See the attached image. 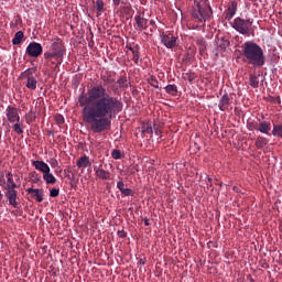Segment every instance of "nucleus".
Instances as JSON below:
<instances>
[{
    "instance_id": "f257e3e1",
    "label": "nucleus",
    "mask_w": 282,
    "mask_h": 282,
    "mask_svg": "<svg viewBox=\"0 0 282 282\" xmlns=\"http://www.w3.org/2000/svg\"><path fill=\"white\" fill-rule=\"evenodd\" d=\"M79 107H83L84 120L90 124L93 133H102L111 129V121L123 109L122 99L109 95L102 84L90 87L78 97Z\"/></svg>"
},
{
    "instance_id": "f03ea898",
    "label": "nucleus",
    "mask_w": 282,
    "mask_h": 282,
    "mask_svg": "<svg viewBox=\"0 0 282 282\" xmlns=\"http://www.w3.org/2000/svg\"><path fill=\"white\" fill-rule=\"evenodd\" d=\"M241 58L243 63L252 65L256 69L257 67H263V65H265V53H263V48L254 42H246L242 44Z\"/></svg>"
},
{
    "instance_id": "7ed1b4c3",
    "label": "nucleus",
    "mask_w": 282,
    "mask_h": 282,
    "mask_svg": "<svg viewBox=\"0 0 282 282\" xmlns=\"http://www.w3.org/2000/svg\"><path fill=\"white\" fill-rule=\"evenodd\" d=\"M65 44L58 37H55L51 44V52L44 53V58L52 65H55L54 70L58 69V65L63 63L65 57Z\"/></svg>"
},
{
    "instance_id": "20e7f679",
    "label": "nucleus",
    "mask_w": 282,
    "mask_h": 282,
    "mask_svg": "<svg viewBox=\"0 0 282 282\" xmlns=\"http://www.w3.org/2000/svg\"><path fill=\"white\" fill-rule=\"evenodd\" d=\"M192 17L197 23H206L213 17V8L208 1H200L192 11Z\"/></svg>"
},
{
    "instance_id": "39448f33",
    "label": "nucleus",
    "mask_w": 282,
    "mask_h": 282,
    "mask_svg": "<svg viewBox=\"0 0 282 282\" xmlns=\"http://www.w3.org/2000/svg\"><path fill=\"white\" fill-rule=\"evenodd\" d=\"M252 23H254L253 19H242L238 17L234 20L231 28L238 32V34H242V36H249L250 30L252 28Z\"/></svg>"
},
{
    "instance_id": "423d86ee",
    "label": "nucleus",
    "mask_w": 282,
    "mask_h": 282,
    "mask_svg": "<svg viewBox=\"0 0 282 282\" xmlns=\"http://www.w3.org/2000/svg\"><path fill=\"white\" fill-rule=\"evenodd\" d=\"M161 43L167 47V50H173V47H177V36L172 33H162L161 34Z\"/></svg>"
},
{
    "instance_id": "0eeeda50",
    "label": "nucleus",
    "mask_w": 282,
    "mask_h": 282,
    "mask_svg": "<svg viewBox=\"0 0 282 282\" xmlns=\"http://www.w3.org/2000/svg\"><path fill=\"white\" fill-rule=\"evenodd\" d=\"M26 54L32 58H39L43 54V46L41 43L31 42L26 47Z\"/></svg>"
},
{
    "instance_id": "6e6552de",
    "label": "nucleus",
    "mask_w": 282,
    "mask_h": 282,
    "mask_svg": "<svg viewBox=\"0 0 282 282\" xmlns=\"http://www.w3.org/2000/svg\"><path fill=\"white\" fill-rule=\"evenodd\" d=\"M6 117L11 124L21 122V116H19V109L17 107L8 106L6 109Z\"/></svg>"
},
{
    "instance_id": "1a4fd4ad",
    "label": "nucleus",
    "mask_w": 282,
    "mask_h": 282,
    "mask_svg": "<svg viewBox=\"0 0 282 282\" xmlns=\"http://www.w3.org/2000/svg\"><path fill=\"white\" fill-rule=\"evenodd\" d=\"M238 8L239 4L237 3V0H232L229 2L227 9L225 10L226 21H232V18L235 17V14H237Z\"/></svg>"
},
{
    "instance_id": "9d476101",
    "label": "nucleus",
    "mask_w": 282,
    "mask_h": 282,
    "mask_svg": "<svg viewBox=\"0 0 282 282\" xmlns=\"http://www.w3.org/2000/svg\"><path fill=\"white\" fill-rule=\"evenodd\" d=\"M134 22L137 25V30L139 32H144L147 28H149V20L144 18V12L139 13L138 15L134 17Z\"/></svg>"
},
{
    "instance_id": "9b49d317",
    "label": "nucleus",
    "mask_w": 282,
    "mask_h": 282,
    "mask_svg": "<svg viewBox=\"0 0 282 282\" xmlns=\"http://www.w3.org/2000/svg\"><path fill=\"white\" fill-rule=\"evenodd\" d=\"M4 196L7 197L9 202V206H13V208H19V193H17V189H6Z\"/></svg>"
},
{
    "instance_id": "f8f14e48",
    "label": "nucleus",
    "mask_w": 282,
    "mask_h": 282,
    "mask_svg": "<svg viewBox=\"0 0 282 282\" xmlns=\"http://www.w3.org/2000/svg\"><path fill=\"white\" fill-rule=\"evenodd\" d=\"M95 175L98 177V180L101 181H109L111 180V172L104 170L102 164L99 166H94Z\"/></svg>"
},
{
    "instance_id": "ddd939ff",
    "label": "nucleus",
    "mask_w": 282,
    "mask_h": 282,
    "mask_svg": "<svg viewBox=\"0 0 282 282\" xmlns=\"http://www.w3.org/2000/svg\"><path fill=\"white\" fill-rule=\"evenodd\" d=\"M230 105H232V100L230 99V96L228 94H224L218 101L219 110L228 111L230 109Z\"/></svg>"
},
{
    "instance_id": "4468645a",
    "label": "nucleus",
    "mask_w": 282,
    "mask_h": 282,
    "mask_svg": "<svg viewBox=\"0 0 282 282\" xmlns=\"http://www.w3.org/2000/svg\"><path fill=\"white\" fill-rule=\"evenodd\" d=\"M26 193L29 195H31V197L35 198L36 202H39V203L43 202V197H44L43 188H32V187H29L26 189Z\"/></svg>"
},
{
    "instance_id": "2eb2a0df",
    "label": "nucleus",
    "mask_w": 282,
    "mask_h": 282,
    "mask_svg": "<svg viewBox=\"0 0 282 282\" xmlns=\"http://www.w3.org/2000/svg\"><path fill=\"white\" fill-rule=\"evenodd\" d=\"M6 177H7V185L4 186V191H12L15 188H20V185H17V183L14 182V175L12 174V172L7 173Z\"/></svg>"
},
{
    "instance_id": "dca6fc26",
    "label": "nucleus",
    "mask_w": 282,
    "mask_h": 282,
    "mask_svg": "<svg viewBox=\"0 0 282 282\" xmlns=\"http://www.w3.org/2000/svg\"><path fill=\"white\" fill-rule=\"evenodd\" d=\"M32 166H34L36 171L43 173V175L45 173H50V165H47V163L44 161H32Z\"/></svg>"
},
{
    "instance_id": "f3484780",
    "label": "nucleus",
    "mask_w": 282,
    "mask_h": 282,
    "mask_svg": "<svg viewBox=\"0 0 282 282\" xmlns=\"http://www.w3.org/2000/svg\"><path fill=\"white\" fill-rule=\"evenodd\" d=\"M76 166L77 169H87L91 166V161H89V156L87 155L80 156L76 162Z\"/></svg>"
},
{
    "instance_id": "a211bd4d",
    "label": "nucleus",
    "mask_w": 282,
    "mask_h": 282,
    "mask_svg": "<svg viewBox=\"0 0 282 282\" xmlns=\"http://www.w3.org/2000/svg\"><path fill=\"white\" fill-rule=\"evenodd\" d=\"M34 74H36V67H31L25 69L24 72L21 73L20 79L21 80H28L30 78H34Z\"/></svg>"
},
{
    "instance_id": "6ab92c4d",
    "label": "nucleus",
    "mask_w": 282,
    "mask_h": 282,
    "mask_svg": "<svg viewBox=\"0 0 282 282\" xmlns=\"http://www.w3.org/2000/svg\"><path fill=\"white\" fill-rule=\"evenodd\" d=\"M270 129H272L270 122L262 121L259 124L258 131H260V133H264L265 135H270Z\"/></svg>"
},
{
    "instance_id": "aec40b11",
    "label": "nucleus",
    "mask_w": 282,
    "mask_h": 282,
    "mask_svg": "<svg viewBox=\"0 0 282 282\" xmlns=\"http://www.w3.org/2000/svg\"><path fill=\"white\" fill-rule=\"evenodd\" d=\"M259 78H261V75L258 74H252L249 76V85L250 87H252L253 89H258L259 87Z\"/></svg>"
},
{
    "instance_id": "412c9836",
    "label": "nucleus",
    "mask_w": 282,
    "mask_h": 282,
    "mask_svg": "<svg viewBox=\"0 0 282 282\" xmlns=\"http://www.w3.org/2000/svg\"><path fill=\"white\" fill-rule=\"evenodd\" d=\"M25 87L26 89H30L31 91H34L36 89V85H39V80H36L35 77H31L29 79H25Z\"/></svg>"
},
{
    "instance_id": "4be33fe9",
    "label": "nucleus",
    "mask_w": 282,
    "mask_h": 282,
    "mask_svg": "<svg viewBox=\"0 0 282 282\" xmlns=\"http://www.w3.org/2000/svg\"><path fill=\"white\" fill-rule=\"evenodd\" d=\"M254 145L257 149L261 150L264 147H268V139L265 137H258L256 139Z\"/></svg>"
},
{
    "instance_id": "5701e85b",
    "label": "nucleus",
    "mask_w": 282,
    "mask_h": 282,
    "mask_svg": "<svg viewBox=\"0 0 282 282\" xmlns=\"http://www.w3.org/2000/svg\"><path fill=\"white\" fill-rule=\"evenodd\" d=\"M23 36H24L23 31H18L12 39V44L21 45V41H23Z\"/></svg>"
},
{
    "instance_id": "b1692460",
    "label": "nucleus",
    "mask_w": 282,
    "mask_h": 282,
    "mask_svg": "<svg viewBox=\"0 0 282 282\" xmlns=\"http://www.w3.org/2000/svg\"><path fill=\"white\" fill-rule=\"evenodd\" d=\"M228 47H230V40L221 37L220 43L218 45V50H221V52H226Z\"/></svg>"
},
{
    "instance_id": "393cba45",
    "label": "nucleus",
    "mask_w": 282,
    "mask_h": 282,
    "mask_svg": "<svg viewBox=\"0 0 282 282\" xmlns=\"http://www.w3.org/2000/svg\"><path fill=\"white\" fill-rule=\"evenodd\" d=\"M43 180L46 184H54L56 182V177L50 172L43 174Z\"/></svg>"
},
{
    "instance_id": "a878e982",
    "label": "nucleus",
    "mask_w": 282,
    "mask_h": 282,
    "mask_svg": "<svg viewBox=\"0 0 282 282\" xmlns=\"http://www.w3.org/2000/svg\"><path fill=\"white\" fill-rule=\"evenodd\" d=\"M164 90L166 94H170V96H177V86L175 84L165 86Z\"/></svg>"
},
{
    "instance_id": "bb28decb",
    "label": "nucleus",
    "mask_w": 282,
    "mask_h": 282,
    "mask_svg": "<svg viewBox=\"0 0 282 282\" xmlns=\"http://www.w3.org/2000/svg\"><path fill=\"white\" fill-rule=\"evenodd\" d=\"M142 133H148L149 135H153V126H151V122L144 123L142 126Z\"/></svg>"
},
{
    "instance_id": "cd10ccee",
    "label": "nucleus",
    "mask_w": 282,
    "mask_h": 282,
    "mask_svg": "<svg viewBox=\"0 0 282 282\" xmlns=\"http://www.w3.org/2000/svg\"><path fill=\"white\" fill-rule=\"evenodd\" d=\"M132 61L135 63V65H138L139 63H142V57L140 55V50H135L132 53Z\"/></svg>"
},
{
    "instance_id": "c85d7f7f",
    "label": "nucleus",
    "mask_w": 282,
    "mask_h": 282,
    "mask_svg": "<svg viewBox=\"0 0 282 282\" xmlns=\"http://www.w3.org/2000/svg\"><path fill=\"white\" fill-rule=\"evenodd\" d=\"M13 131L18 133V135H21L23 133V123L21 121H15L13 124Z\"/></svg>"
},
{
    "instance_id": "c756f323",
    "label": "nucleus",
    "mask_w": 282,
    "mask_h": 282,
    "mask_svg": "<svg viewBox=\"0 0 282 282\" xmlns=\"http://www.w3.org/2000/svg\"><path fill=\"white\" fill-rule=\"evenodd\" d=\"M272 135H278L279 138H282V124L273 126Z\"/></svg>"
},
{
    "instance_id": "7c9ffc66",
    "label": "nucleus",
    "mask_w": 282,
    "mask_h": 282,
    "mask_svg": "<svg viewBox=\"0 0 282 282\" xmlns=\"http://www.w3.org/2000/svg\"><path fill=\"white\" fill-rule=\"evenodd\" d=\"M96 10L100 13L105 12V1L102 0H96Z\"/></svg>"
},
{
    "instance_id": "2f4dec72",
    "label": "nucleus",
    "mask_w": 282,
    "mask_h": 282,
    "mask_svg": "<svg viewBox=\"0 0 282 282\" xmlns=\"http://www.w3.org/2000/svg\"><path fill=\"white\" fill-rule=\"evenodd\" d=\"M148 83H149V85H151V87H154V89H160L159 82H158V79L155 77H153V76L150 77L148 79Z\"/></svg>"
},
{
    "instance_id": "473e14b6",
    "label": "nucleus",
    "mask_w": 282,
    "mask_h": 282,
    "mask_svg": "<svg viewBox=\"0 0 282 282\" xmlns=\"http://www.w3.org/2000/svg\"><path fill=\"white\" fill-rule=\"evenodd\" d=\"M117 84L120 88H126V87H129V85L127 84V77H120L118 80H117Z\"/></svg>"
},
{
    "instance_id": "72a5a7b5",
    "label": "nucleus",
    "mask_w": 282,
    "mask_h": 282,
    "mask_svg": "<svg viewBox=\"0 0 282 282\" xmlns=\"http://www.w3.org/2000/svg\"><path fill=\"white\" fill-rule=\"evenodd\" d=\"M121 195H124V197H133V195H135L133 193V189L126 187L122 192Z\"/></svg>"
},
{
    "instance_id": "f704fd0d",
    "label": "nucleus",
    "mask_w": 282,
    "mask_h": 282,
    "mask_svg": "<svg viewBox=\"0 0 282 282\" xmlns=\"http://www.w3.org/2000/svg\"><path fill=\"white\" fill-rule=\"evenodd\" d=\"M111 158L113 160H120L122 158V152L120 150H113L111 152Z\"/></svg>"
},
{
    "instance_id": "c9c22d12",
    "label": "nucleus",
    "mask_w": 282,
    "mask_h": 282,
    "mask_svg": "<svg viewBox=\"0 0 282 282\" xmlns=\"http://www.w3.org/2000/svg\"><path fill=\"white\" fill-rule=\"evenodd\" d=\"M104 86L105 85H111V83H113V78H111V76H105L101 78Z\"/></svg>"
},
{
    "instance_id": "e433bc0d",
    "label": "nucleus",
    "mask_w": 282,
    "mask_h": 282,
    "mask_svg": "<svg viewBox=\"0 0 282 282\" xmlns=\"http://www.w3.org/2000/svg\"><path fill=\"white\" fill-rule=\"evenodd\" d=\"M59 194H61V191L56 187L50 191V197H58Z\"/></svg>"
},
{
    "instance_id": "4c0bfd02",
    "label": "nucleus",
    "mask_w": 282,
    "mask_h": 282,
    "mask_svg": "<svg viewBox=\"0 0 282 282\" xmlns=\"http://www.w3.org/2000/svg\"><path fill=\"white\" fill-rule=\"evenodd\" d=\"M48 162L52 169H56V166H58V160H56L55 158L50 159Z\"/></svg>"
},
{
    "instance_id": "58836bf2",
    "label": "nucleus",
    "mask_w": 282,
    "mask_h": 282,
    "mask_svg": "<svg viewBox=\"0 0 282 282\" xmlns=\"http://www.w3.org/2000/svg\"><path fill=\"white\" fill-rule=\"evenodd\" d=\"M55 120L56 122H58V124H63V122H65V118H63V115L55 116Z\"/></svg>"
},
{
    "instance_id": "ea45409f",
    "label": "nucleus",
    "mask_w": 282,
    "mask_h": 282,
    "mask_svg": "<svg viewBox=\"0 0 282 282\" xmlns=\"http://www.w3.org/2000/svg\"><path fill=\"white\" fill-rule=\"evenodd\" d=\"M117 188H119L120 193H122L123 189L126 188V187H124V182H123V181H119V182L117 183Z\"/></svg>"
},
{
    "instance_id": "a19ab883",
    "label": "nucleus",
    "mask_w": 282,
    "mask_h": 282,
    "mask_svg": "<svg viewBox=\"0 0 282 282\" xmlns=\"http://www.w3.org/2000/svg\"><path fill=\"white\" fill-rule=\"evenodd\" d=\"M118 237H120V239H124L127 237V231L124 230H119L118 231Z\"/></svg>"
},
{
    "instance_id": "79ce46f5",
    "label": "nucleus",
    "mask_w": 282,
    "mask_h": 282,
    "mask_svg": "<svg viewBox=\"0 0 282 282\" xmlns=\"http://www.w3.org/2000/svg\"><path fill=\"white\" fill-rule=\"evenodd\" d=\"M196 43H197V45H202L203 47L206 46V41H204V40H197Z\"/></svg>"
},
{
    "instance_id": "37998d69",
    "label": "nucleus",
    "mask_w": 282,
    "mask_h": 282,
    "mask_svg": "<svg viewBox=\"0 0 282 282\" xmlns=\"http://www.w3.org/2000/svg\"><path fill=\"white\" fill-rule=\"evenodd\" d=\"M270 101L271 102H281V99L280 98L270 97Z\"/></svg>"
},
{
    "instance_id": "c03bdc74",
    "label": "nucleus",
    "mask_w": 282,
    "mask_h": 282,
    "mask_svg": "<svg viewBox=\"0 0 282 282\" xmlns=\"http://www.w3.org/2000/svg\"><path fill=\"white\" fill-rule=\"evenodd\" d=\"M154 132H155V135H161L162 134V130H160L158 128H154Z\"/></svg>"
},
{
    "instance_id": "a18cd8bd",
    "label": "nucleus",
    "mask_w": 282,
    "mask_h": 282,
    "mask_svg": "<svg viewBox=\"0 0 282 282\" xmlns=\"http://www.w3.org/2000/svg\"><path fill=\"white\" fill-rule=\"evenodd\" d=\"M127 50H129V52H131V54H133V52H135L138 48H133L132 46H127Z\"/></svg>"
},
{
    "instance_id": "49530a36",
    "label": "nucleus",
    "mask_w": 282,
    "mask_h": 282,
    "mask_svg": "<svg viewBox=\"0 0 282 282\" xmlns=\"http://www.w3.org/2000/svg\"><path fill=\"white\" fill-rule=\"evenodd\" d=\"M144 225L145 226H151V223H150L149 218H144Z\"/></svg>"
},
{
    "instance_id": "de8ad7c7",
    "label": "nucleus",
    "mask_w": 282,
    "mask_h": 282,
    "mask_svg": "<svg viewBox=\"0 0 282 282\" xmlns=\"http://www.w3.org/2000/svg\"><path fill=\"white\" fill-rule=\"evenodd\" d=\"M115 6H120V0H112Z\"/></svg>"
},
{
    "instance_id": "09e8293b",
    "label": "nucleus",
    "mask_w": 282,
    "mask_h": 282,
    "mask_svg": "<svg viewBox=\"0 0 282 282\" xmlns=\"http://www.w3.org/2000/svg\"><path fill=\"white\" fill-rule=\"evenodd\" d=\"M149 25H155V20H151V21L149 22Z\"/></svg>"
},
{
    "instance_id": "8fccbe9b",
    "label": "nucleus",
    "mask_w": 282,
    "mask_h": 282,
    "mask_svg": "<svg viewBox=\"0 0 282 282\" xmlns=\"http://www.w3.org/2000/svg\"><path fill=\"white\" fill-rule=\"evenodd\" d=\"M208 182H209V184H210V183L213 182V178L209 177V178H208Z\"/></svg>"
},
{
    "instance_id": "3c124183",
    "label": "nucleus",
    "mask_w": 282,
    "mask_h": 282,
    "mask_svg": "<svg viewBox=\"0 0 282 282\" xmlns=\"http://www.w3.org/2000/svg\"><path fill=\"white\" fill-rule=\"evenodd\" d=\"M234 191H237V186H234Z\"/></svg>"
},
{
    "instance_id": "603ef678",
    "label": "nucleus",
    "mask_w": 282,
    "mask_h": 282,
    "mask_svg": "<svg viewBox=\"0 0 282 282\" xmlns=\"http://www.w3.org/2000/svg\"><path fill=\"white\" fill-rule=\"evenodd\" d=\"M0 197H3V194H1V191H0Z\"/></svg>"
},
{
    "instance_id": "864d4df0",
    "label": "nucleus",
    "mask_w": 282,
    "mask_h": 282,
    "mask_svg": "<svg viewBox=\"0 0 282 282\" xmlns=\"http://www.w3.org/2000/svg\"><path fill=\"white\" fill-rule=\"evenodd\" d=\"M140 263H142L144 265V262L142 260H140Z\"/></svg>"
},
{
    "instance_id": "5fc2aeb1",
    "label": "nucleus",
    "mask_w": 282,
    "mask_h": 282,
    "mask_svg": "<svg viewBox=\"0 0 282 282\" xmlns=\"http://www.w3.org/2000/svg\"><path fill=\"white\" fill-rule=\"evenodd\" d=\"M281 1V3H282V0H280Z\"/></svg>"
}]
</instances>
